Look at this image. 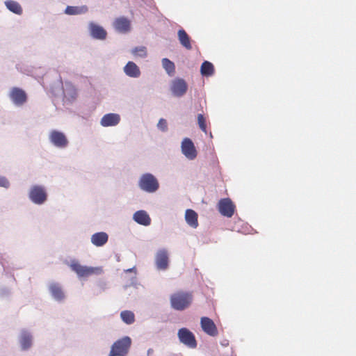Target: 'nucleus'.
<instances>
[{
  "label": "nucleus",
  "instance_id": "f257e3e1",
  "mask_svg": "<svg viewBox=\"0 0 356 356\" xmlns=\"http://www.w3.org/2000/svg\"><path fill=\"white\" fill-rule=\"evenodd\" d=\"M193 300L191 292L179 291L170 296V301L172 309L183 311L188 308Z\"/></svg>",
  "mask_w": 356,
  "mask_h": 356
},
{
  "label": "nucleus",
  "instance_id": "f03ea898",
  "mask_svg": "<svg viewBox=\"0 0 356 356\" xmlns=\"http://www.w3.org/2000/svg\"><path fill=\"white\" fill-rule=\"evenodd\" d=\"M70 268L76 273L79 277H87L92 275H99L103 272L101 267H88L82 266L76 260H72L70 264Z\"/></svg>",
  "mask_w": 356,
  "mask_h": 356
},
{
  "label": "nucleus",
  "instance_id": "7ed1b4c3",
  "mask_svg": "<svg viewBox=\"0 0 356 356\" xmlns=\"http://www.w3.org/2000/svg\"><path fill=\"white\" fill-rule=\"evenodd\" d=\"M138 186L141 190L147 193H154L159 187L157 179L150 173L143 175L139 180Z\"/></svg>",
  "mask_w": 356,
  "mask_h": 356
},
{
  "label": "nucleus",
  "instance_id": "20e7f679",
  "mask_svg": "<svg viewBox=\"0 0 356 356\" xmlns=\"http://www.w3.org/2000/svg\"><path fill=\"white\" fill-rule=\"evenodd\" d=\"M131 344V340L129 337H124L115 341L109 353V356H125Z\"/></svg>",
  "mask_w": 356,
  "mask_h": 356
},
{
  "label": "nucleus",
  "instance_id": "39448f33",
  "mask_svg": "<svg viewBox=\"0 0 356 356\" xmlns=\"http://www.w3.org/2000/svg\"><path fill=\"white\" fill-rule=\"evenodd\" d=\"M178 338L182 343L190 348H195L197 347V341L195 335L192 332L186 327L181 328L178 330Z\"/></svg>",
  "mask_w": 356,
  "mask_h": 356
},
{
  "label": "nucleus",
  "instance_id": "423d86ee",
  "mask_svg": "<svg viewBox=\"0 0 356 356\" xmlns=\"http://www.w3.org/2000/svg\"><path fill=\"white\" fill-rule=\"evenodd\" d=\"M29 197L33 202L41 204L47 200V193L42 186H33L31 188Z\"/></svg>",
  "mask_w": 356,
  "mask_h": 356
},
{
  "label": "nucleus",
  "instance_id": "0eeeda50",
  "mask_svg": "<svg viewBox=\"0 0 356 356\" xmlns=\"http://www.w3.org/2000/svg\"><path fill=\"white\" fill-rule=\"evenodd\" d=\"M9 97L17 106H22L27 101V95L22 88L14 87L11 89Z\"/></svg>",
  "mask_w": 356,
  "mask_h": 356
},
{
  "label": "nucleus",
  "instance_id": "6e6552de",
  "mask_svg": "<svg viewBox=\"0 0 356 356\" xmlns=\"http://www.w3.org/2000/svg\"><path fill=\"white\" fill-rule=\"evenodd\" d=\"M218 206L219 212L222 216L230 218L234 215L235 206L229 198L221 199Z\"/></svg>",
  "mask_w": 356,
  "mask_h": 356
},
{
  "label": "nucleus",
  "instance_id": "1a4fd4ad",
  "mask_svg": "<svg viewBox=\"0 0 356 356\" xmlns=\"http://www.w3.org/2000/svg\"><path fill=\"white\" fill-rule=\"evenodd\" d=\"M181 152L183 154L190 160H193L197 156V150L193 141L185 138L181 143Z\"/></svg>",
  "mask_w": 356,
  "mask_h": 356
},
{
  "label": "nucleus",
  "instance_id": "9d476101",
  "mask_svg": "<svg viewBox=\"0 0 356 356\" xmlns=\"http://www.w3.org/2000/svg\"><path fill=\"white\" fill-rule=\"evenodd\" d=\"M170 89L175 96L181 97L186 92L188 85L183 79H176L172 81Z\"/></svg>",
  "mask_w": 356,
  "mask_h": 356
},
{
  "label": "nucleus",
  "instance_id": "9b49d317",
  "mask_svg": "<svg viewBox=\"0 0 356 356\" xmlns=\"http://www.w3.org/2000/svg\"><path fill=\"white\" fill-rule=\"evenodd\" d=\"M200 325L202 330L209 336L216 337L218 335V332L217 327L214 322L208 317H202L200 320Z\"/></svg>",
  "mask_w": 356,
  "mask_h": 356
},
{
  "label": "nucleus",
  "instance_id": "f8f14e48",
  "mask_svg": "<svg viewBox=\"0 0 356 356\" xmlns=\"http://www.w3.org/2000/svg\"><path fill=\"white\" fill-rule=\"evenodd\" d=\"M50 141L58 147H65L68 141L65 135L58 131L54 130L49 135Z\"/></svg>",
  "mask_w": 356,
  "mask_h": 356
},
{
  "label": "nucleus",
  "instance_id": "ddd939ff",
  "mask_svg": "<svg viewBox=\"0 0 356 356\" xmlns=\"http://www.w3.org/2000/svg\"><path fill=\"white\" fill-rule=\"evenodd\" d=\"M89 30L91 36L97 40H105L107 35V32L101 26L96 24L93 22L89 24Z\"/></svg>",
  "mask_w": 356,
  "mask_h": 356
},
{
  "label": "nucleus",
  "instance_id": "4468645a",
  "mask_svg": "<svg viewBox=\"0 0 356 356\" xmlns=\"http://www.w3.org/2000/svg\"><path fill=\"white\" fill-rule=\"evenodd\" d=\"M156 265L159 270H165L168 266V255L165 250H160L156 255Z\"/></svg>",
  "mask_w": 356,
  "mask_h": 356
},
{
  "label": "nucleus",
  "instance_id": "2eb2a0df",
  "mask_svg": "<svg viewBox=\"0 0 356 356\" xmlns=\"http://www.w3.org/2000/svg\"><path fill=\"white\" fill-rule=\"evenodd\" d=\"M113 26L115 30L120 33H127L131 29V22L127 18L120 17L115 19L113 22Z\"/></svg>",
  "mask_w": 356,
  "mask_h": 356
},
{
  "label": "nucleus",
  "instance_id": "dca6fc26",
  "mask_svg": "<svg viewBox=\"0 0 356 356\" xmlns=\"http://www.w3.org/2000/svg\"><path fill=\"white\" fill-rule=\"evenodd\" d=\"M120 121V116L117 113H108L101 119V125L103 127H112L117 125Z\"/></svg>",
  "mask_w": 356,
  "mask_h": 356
},
{
  "label": "nucleus",
  "instance_id": "f3484780",
  "mask_svg": "<svg viewBox=\"0 0 356 356\" xmlns=\"http://www.w3.org/2000/svg\"><path fill=\"white\" fill-rule=\"evenodd\" d=\"M124 73L134 78L139 77L140 75V70L136 64L132 61H129L124 67Z\"/></svg>",
  "mask_w": 356,
  "mask_h": 356
},
{
  "label": "nucleus",
  "instance_id": "a211bd4d",
  "mask_svg": "<svg viewBox=\"0 0 356 356\" xmlns=\"http://www.w3.org/2000/svg\"><path fill=\"white\" fill-rule=\"evenodd\" d=\"M178 40L180 44L187 50L192 49L191 39L184 29H179L177 33Z\"/></svg>",
  "mask_w": 356,
  "mask_h": 356
},
{
  "label": "nucleus",
  "instance_id": "6ab92c4d",
  "mask_svg": "<svg viewBox=\"0 0 356 356\" xmlns=\"http://www.w3.org/2000/svg\"><path fill=\"white\" fill-rule=\"evenodd\" d=\"M108 236L105 232H97L92 235L91 242L97 247L103 246L108 241Z\"/></svg>",
  "mask_w": 356,
  "mask_h": 356
},
{
  "label": "nucleus",
  "instance_id": "aec40b11",
  "mask_svg": "<svg viewBox=\"0 0 356 356\" xmlns=\"http://www.w3.org/2000/svg\"><path fill=\"white\" fill-rule=\"evenodd\" d=\"M134 219L138 224L145 226L149 225L151 222V219L149 215L146 211L143 210L136 211L134 214Z\"/></svg>",
  "mask_w": 356,
  "mask_h": 356
},
{
  "label": "nucleus",
  "instance_id": "412c9836",
  "mask_svg": "<svg viewBox=\"0 0 356 356\" xmlns=\"http://www.w3.org/2000/svg\"><path fill=\"white\" fill-rule=\"evenodd\" d=\"M49 291L51 296L58 301H61L65 298L64 292L61 286L56 283H53L49 286Z\"/></svg>",
  "mask_w": 356,
  "mask_h": 356
},
{
  "label": "nucleus",
  "instance_id": "4be33fe9",
  "mask_svg": "<svg viewBox=\"0 0 356 356\" xmlns=\"http://www.w3.org/2000/svg\"><path fill=\"white\" fill-rule=\"evenodd\" d=\"M186 222L192 227L196 228L198 226L197 214L192 209H187L185 213Z\"/></svg>",
  "mask_w": 356,
  "mask_h": 356
},
{
  "label": "nucleus",
  "instance_id": "5701e85b",
  "mask_svg": "<svg viewBox=\"0 0 356 356\" xmlns=\"http://www.w3.org/2000/svg\"><path fill=\"white\" fill-rule=\"evenodd\" d=\"M88 11V7L86 6H68L66 7L65 13L69 15H76L86 13Z\"/></svg>",
  "mask_w": 356,
  "mask_h": 356
},
{
  "label": "nucleus",
  "instance_id": "b1692460",
  "mask_svg": "<svg viewBox=\"0 0 356 356\" xmlns=\"http://www.w3.org/2000/svg\"><path fill=\"white\" fill-rule=\"evenodd\" d=\"M6 8L13 13L21 15L22 13V8L19 3L13 0H8L5 2Z\"/></svg>",
  "mask_w": 356,
  "mask_h": 356
},
{
  "label": "nucleus",
  "instance_id": "393cba45",
  "mask_svg": "<svg viewBox=\"0 0 356 356\" xmlns=\"http://www.w3.org/2000/svg\"><path fill=\"white\" fill-rule=\"evenodd\" d=\"M200 72L203 76H211L214 72V67L213 64L209 61L203 62L201 65Z\"/></svg>",
  "mask_w": 356,
  "mask_h": 356
},
{
  "label": "nucleus",
  "instance_id": "a878e982",
  "mask_svg": "<svg viewBox=\"0 0 356 356\" xmlns=\"http://www.w3.org/2000/svg\"><path fill=\"white\" fill-rule=\"evenodd\" d=\"M20 343L23 350L29 348L32 344V337L30 334L23 332L21 335Z\"/></svg>",
  "mask_w": 356,
  "mask_h": 356
},
{
  "label": "nucleus",
  "instance_id": "bb28decb",
  "mask_svg": "<svg viewBox=\"0 0 356 356\" xmlns=\"http://www.w3.org/2000/svg\"><path fill=\"white\" fill-rule=\"evenodd\" d=\"M120 317L126 324H132L135 321V315L131 311L124 310L120 314Z\"/></svg>",
  "mask_w": 356,
  "mask_h": 356
},
{
  "label": "nucleus",
  "instance_id": "cd10ccee",
  "mask_svg": "<svg viewBox=\"0 0 356 356\" xmlns=\"http://www.w3.org/2000/svg\"><path fill=\"white\" fill-rule=\"evenodd\" d=\"M162 65L164 69L168 74H172L175 72V67L173 62L170 60L168 58H163Z\"/></svg>",
  "mask_w": 356,
  "mask_h": 356
},
{
  "label": "nucleus",
  "instance_id": "c85d7f7f",
  "mask_svg": "<svg viewBox=\"0 0 356 356\" xmlns=\"http://www.w3.org/2000/svg\"><path fill=\"white\" fill-rule=\"evenodd\" d=\"M131 52L136 57L145 58L147 56V49L145 47H136Z\"/></svg>",
  "mask_w": 356,
  "mask_h": 356
},
{
  "label": "nucleus",
  "instance_id": "c756f323",
  "mask_svg": "<svg viewBox=\"0 0 356 356\" xmlns=\"http://www.w3.org/2000/svg\"><path fill=\"white\" fill-rule=\"evenodd\" d=\"M197 122L200 129L204 133H207L206 119L203 115L199 114L197 115Z\"/></svg>",
  "mask_w": 356,
  "mask_h": 356
},
{
  "label": "nucleus",
  "instance_id": "7c9ffc66",
  "mask_svg": "<svg viewBox=\"0 0 356 356\" xmlns=\"http://www.w3.org/2000/svg\"><path fill=\"white\" fill-rule=\"evenodd\" d=\"M157 126H158V128L163 131H166L168 129L167 122L165 119H163V118L159 120Z\"/></svg>",
  "mask_w": 356,
  "mask_h": 356
},
{
  "label": "nucleus",
  "instance_id": "2f4dec72",
  "mask_svg": "<svg viewBox=\"0 0 356 356\" xmlns=\"http://www.w3.org/2000/svg\"><path fill=\"white\" fill-rule=\"evenodd\" d=\"M0 186L8 188L9 186V181L4 177L0 176Z\"/></svg>",
  "mask_w": 356,
  "mask_h": 356
},
{
  "label": "nucleus",
  "instance_id": "473e14b6",
  "mask_svg": "<svg viewBox=\"0 0 356 356\" xmlns=\"http://www.w3.org/2000/svg\"><path fill=\"white\" fill-rule=\"evenodd\" d=\"M152 353H153V350H152V349H149V350H147V355H151V354H152Z\"/></svg>",
  "mask_w": 356,
  "mask_h": 356
},
{
  "label": "nucleus",
  "instance_id": "72a5a7b5",
  "mask_svg": "<svg viewBox=\"0 0 356 356\" xmlns=\"http://www.w3.org/2000/svg\"><path fill=\"white\" fill-rule=\"evenodd\" d=\"M134 269H135V268H129V269L127 270L126 271H127V272H131V271H133Z\"/></svg>",
  "mask_w": 356,
  "mask_h": 356
}]
</instances>
